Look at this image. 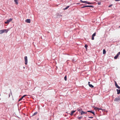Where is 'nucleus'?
<instances>
[{
    "mask_svg": "<svg viewBox=\"0 0 120 120\" xmlns=\"http://www.w3.org/2000/svg\"><path fill=\"white\" fill-rule=\"evenodd\" d=\"M9 30V29H7L1 30H0V34H2L4 32L7 33Z\"/></svg>",
    "mask_w": 120,
    "mask_h": 120,
    "instance_id": "1",
    "label": "nucleus"
},
{
    "mask_svg": "<svg viewBox=\"0 0 120 120\" xmlns=\"http://www.w3.org/2000/svg\"><path fill=\"white\" fill-rule=\"evenodd\" d=\"M80 1L82 3H86L87 4H93V3L92 2H88L87 1H83L82 0H80Z\"/></svg>",
    "mask_w": 120,
    "mask_h": 120,
    "instance_id": "2",
    "label": "nucleus"
},
{
    "mask_svg": "<svg viewBox=\"0 0 120 120\" xmlns=\"http://www.w3.org/2000/svg\"><path fill=\"white\" fill-rule=\"evenodd\" d=\"M12 19L10 18L9 19L7 20L6 22H5V23L6 24H8L9 22L12 21Z\"/></svg>",
    "mask_w": 120,
    "mask_h": 120,
    "instance_id": "3",
    "label": "nucleus"
},
{
    "mask_svg": "<svg viewBox=\"0 0 120 120\" xmlns=\"http://www.w3.org/2000/svg\"><path fill=\"white\" fill-rule=\"evenodd\" d=\"M24 60L25 61V64L27 65V56H25L24 57Z\"/></svg>",
    "mask_w": 120,
    "mask_h": 120,
    "instance_id": "4",
    "label": "nucleus"
},
{
    "mask_svg": "<svg viewBox=\"0 0 120 120\" xmlns=\"http://www.w3.org/2000/svg\"><path fill=\"white\" fill-rule=\"evenodd\" d=\"M120 100V97H118L117 98H116L114 100L115 101H117L118 100Z\"/></svg>",
    "mask_w": 120,
    "mask_h": 120,
    "instance_id": "5",
    "label": "nucleus"
},
{
    "mask_svg": "<svg viewBox=\"0 0 120 120\" xmlns=\"http://www.w3.org/2000/svg\"><path fill=\"white\" fill-rule=\"evenodd\" d=\"M94 107V109L96 110H102V111H104L105 110V109H101V108H97V107Z\"/></svg>",
    "mask_w": 120,
    "mask_h": 120,
    "instance_id": "6",
    "label": "nucleus"
},
{
    "mask_svg": "<svg viewBox=\"0 0 120 120\" xmlns=\"http://www.w3.org/2000/svg\"><path fill=\"white\" fill-rule=\"evenodd\" d=\"M96 33L95 32L92 35V36L91 38V39L93 40L94 39V37L96 35Z\"/></svg>",
    "mask_w": 120,
    "mask_h": 120,
    "instance_id": "7",
    "label": "nucleus"
},
{
    "mask_svg": "<svg viewBox=\"0 0 120 120\" xmlns=\"http://www.w3.org/2000/svg\"><path fill=\"white\" fill-rule=\"evenodd\" d=\"M25 22L28 23H30V19H27L25 20Z\"/></svg>",
    "mask_w": 120,
    "mask_h": 120,
    "instance_id": "8",
    "label": "nucleus"
},
{
    "mask_svg": "<svg viewBox=\"0 0 120 120\" xmlns=\"http://www.w3.org/2000/svg\"><path fill=\"white\" fill-rule=\"evenodd\" d=\"M115 84L116 86L118 89H120V87L118 85L116 82L115 81Z\"/></svg>",
    "mask_w": 120,
    "mask_h": 120,
    "instance_id": "9",
    "label": "nucleus"
},
{
    "mask_svg": "<svg viewBox=\"0 0 120 120\" xmlns=\"http://www.w3.org/2000/svg\"><path fill=\"white\" fill-rule=\"evenodd\" d=\"M87 113L86 112H84L83 111H82V112L81 113V115H82L83 114H86Z\"/></svg>",
    "mask_w": 120,
    "mask_h": 120,
    "instance_id": "10",
    "label": "nucleus"
},
{
    "mask_svg": "<svg viewBox=\"0 0 120 120\" xmlns=\"http://www.w3.org/2000/svg\"><path fill=\"white\" fill-rule=\"evenodd\" d=\"M90 82H88V84H89V86L91 88H93L94 87V86L93 85H92L90 84Z\"/></svg>",
    "mask_w": 120,
    "mask_h": 120,
    "instance_id": "11",
    "label": "nucleus"
},
{
    "mask_svg": "<svg viewBox=\"0 0 120 120\" xmlns=\"http://www.w3.org/2000/svg\"><path fill=\"white\" fill-rule=\"evenodd\" d=\"M78 111H79L81 113L82 111V109L81 108H78L77 109Z\"/></svg>",
    "mask_w": 120,
    "mask_h": 120,
    "instance_id": "12",
    "label": "nucleus"
},
{
    "mask_svg": "<svg viewBox=\"0 0 120 120\" xmlns=\"http://www.w3.org/2000/svg\"><path fill=\"white\" fill-rule=\"evenodd\" d=\"M116 91H117V94H120V89L119 90L117 89Z\"/></svg>",
    "mask_w": 120,
    "mask_h": 120,
    "instance_id": "13",
    "label": "nucleus"
},
{
    "mask_svg": "<svg viewBox=\"0 0 120 120\" xmlns=\"http://www.w3.org/2000/svg\"><path fill=\"white\" fill-rule=\"evenodd\" d=\"M75 111H76L75 110L71 111V113L70 114V115L71 116L72 115H73V114L75 112Z\"/></svg>",
    "mask_w": 120,
    "mask_h": 120,
    "instance_id": "14",
    "label": "nucleus"
},
{
    "mask_svg": "<svg viewBox=\"0 0 120 120\" xmlns=\"http://www.w3.org/2000/svg\"><path fill=\"white\" fill-rule=\"evenodd\" d=\"M14 1L15 3L17 5L18 4V0H14Z\"/></svg>",
    "mask_w": 120,
    "mask_h": 120,
    "instance_id": "15",
    "label": "nucleus"
},
{
    "mask_svg": "<svg viewBox=\"0 0 120 120\" xmlns=\"http://www.w3.org/2000/svg\"><path fill=\"white\" fill-rule=\"evenodd\" d=\"M119 55H118V54H116V56L114 57V59H116L117 58V57Z\"/></svg>",
    "mask_w": 120,
    "mask_h": 120,
    "instance_id": "16",
    "label": "nucleus"
},
{
    "mask_svg": "<svg viewBox=\"0 0 120 120\" xmlns=\"http://www.w3.org/2000/svg\"><path fill=\"white\" fill-rule=\"evenodd\" d=\"M86 7H88V5L84 6L81 7V8H84Z\"/></svg>",
    "mask_w": 120,
    "mask_h": 120,
    "instance_id": "17",
    "label": "nucleus"
},
{
    "mask_svg": "<svg viewBox=\"0 0 120 120\" xmlns=\"http://www.w3.org/2000/svg\"><path fill=\"white\" fill-rule=\"evenodd\" d=\"M103 53L104 54H105L106 53V51L105 49H104L103 50Z\"/></svg>",
    "mask_w": 120,
    "mask_h": 120,
    "instance_id": "18",
    "label": "nucleus"
},
{
    "mask_svg": "<svg viewBox=\"0 0 120 120\" xmlns=\"http://www.w3.org/2000/svg\"><path fill=\"white\" fill-rule=\"evenodd\" d=\"M64 80L65 81H66L67 80V76H65L64 77Z\"/></svg>",
    "mask_w": 120,
    "mask_h": 120,
    "instance_id": "19",
    "label": "nucleus"
},
{
    "mask_svg": "<svg viewBox=\"0 0 120 120\" xmlns=\"http://www.w3.org/2000/svg\"><path fill=\"white\" fill-rule=\"evenodd\" d=\"M82 118V116H80L78 117V118L79 120L81 119Z\"/></svg>",
    "mask_w": 120,
    "mask_h": 120,
    "instance_id": "20",
    "label": "nucleus"
},
{
    "mask_svg": "<svg viewBox=\"0 0 120 120\" xmlns=\"http://www.w3.org/2000/svg\"><path fill=\"white\" fill-rule=\"evenodd\" d=\"M69 7V6H68L64 8V10H66Z\"/></svg>",
    "mask_w": 120,
    "mask_h": 120,
    "instance_id": "21",
    "label": "nucleus"
},
{
    "mask_svg": "<svg viewBox=\"0 0 120 120\" xmlns=\"http://www.w3.org/2000/svg\"><path fill=\"white\" fill-rule=\"evenodd\" d=\"M37 113V112H36L34 113L33 115V116H34L36 115Z\"/></svg>",
    "mask_w": 120,
    "mask_h": 120,
    "instance_id": "22",
    "label": "nucleus"
},
{
    "mask_svg": "<svg viewBox=\"0 0 120 120\" xmlns=\"http://www.w3.org/2000/svg\"><path fill=\"white\" fill-rule=\"evenodd\" d=\"M88 7H93V6L92 5H88Z\"/></svg>",
    "mask_w": 120,
    "mask_h": 120,
    "instance_id": "23",
    "label": "nucleus"
},
{
    "mask_svg": "<svg viewBox=\"0 0 120 120\" xmlns=\"http://www.w3.org/2000/svg\"><path fill=\"white\" fill-rule=\"evenodd\" d=\"M88 47V46L87 45H86V44L85 46V47L87 49V47Z\"/></svg>",
    "mask_w": 120,
    "mask_h": 120,
    "instance_id": "24",
    "label": "nucleus"
},
{
    "mask_svg": "<svg viewBox=\"0 0 120 120\" xmlns=\"http://www.w3.org/2000/svg\"><path fill=\"white\" fill-rule=\"evenodd\" d=\"M93 112L92 111H87V112H91V113H92V112Z\"/></svg>",
    "mask_w": 120,
    "mask_h": 120,
    "instance_id": "25",
    "label": "nucleus"
},
{
    "mask_svg": "<svg viewBox=\"0 0 120 120\" xmlns=\"http://www.w3.org/2000/svg\"><path fill=\"white\" fill-rule=\"evenodd\" d=\"M92 113L94 115H95L94 112L93 111V112H92Z\"/></svg>",
    "mask_w": 120,
    "mask_h": 120,
    "instance_id": "26",
    "label": "nucleus"
},
{
    "mask_svg": "<svg viewBox=\"0 0 120 120\" xmlns=\"http://www.w3.org/2000/svg\"><path fill=\"white\" fill-rule=\"evenodd\" d=\"M27 95H24L22 97H23V98L24 97H25V96H27Z\"/></svg>",
    "mask_w": 120,
    "mask_h": 120,
    "instance_id": "27",
    "label": "nucleus"
},
{
    "mask_svg": "<svg viewBox=\"0 0 120 120\" xmlns=\"http://www.w3.org/2000/svg\"><path fill=\"white\" fill-rule=\"evenodd\" d=\"M89 118H93V117L92 116L91 117H88Z\"/></svg>",
    "mask_w": 120,
    "mask_h": 120,
    "instance_id": "28",
    "label": "nucleus"
},
{
    "mask_svg": "<svg viewBox=\"0 0 120 120\" xmlns=\"http://www.w3.org/2000/svg\"><path fill=\"white\" fill-rule=\"evenodd\" d=\"M98 5H100V4H101V3L100 2H98Z\"/></svg>",
    "mask_w": 120,
    "mask_h": 120,
    "instance_id": "29",
    "label": "nucleus"
},
{
    "mask_svg": "<svg viewBox=\"0 0 120 120\" xmlns=\"http://www.w3.org/2000/svg\"><path fill=\"white\" fill-rule=\"evenodd\" d=\"M112 5L111 4V5H109V7H111L112 6Z\"/></svg>",
    "mask_w": 120,
    "mask_h": 120,
    "instance_id": "30",
    "label": "nucleus"
},
{
    "mask_svg": "<svg viewBox=\"0 0 120 120\" xmlns=\"http://www.w3.org/2000/svg\"><path fill=\"white\" fill-rule=\"evenodd\" d=\"M117 54H118V55L119 56V55L120 54V52H118L117 53Z\"/></svg>",
    "mask_w": 120,
    "mask_h": 120,
    "instance_id": "31",
    "label": "nucleus"
},
{
    "mask_svg": "<svg viewBox=\"0 0 120 120\" xmlns=\"http://www.w3.org/2000/svg\"><path fill=\"white\" fill-rule=\"evenodd\" d=\"M23 98V97H22L21 98H20V99L21 100H22Z\"/></svg>",
    "mask_w": 120,
    "mask_h": 120,
    "instance_id": "32",
    "label": "nucleus"
},
{
    "mask_svg": "<svg viewBox=\"0 0 120 120\" xmlns=\"http://www.w3.org/2000/svg\"><path fill=\"white\" fill-rule=\"evenodd\" d=\"M21 99H20L19 100V101H21Z\"/></svg>",
    "mask_w": 120,
    "mask_h": 120,
    "instance_id": "33",
    "label": "nucleus"
},
{
    "mask_svg": "<svg viewBox=\"0 0 120 120\" xmlns=\"http://www.w3.org/2000/svg\"><path fill=\"white\" fill-rule=\"evenodd\" d=\"M77 4H79V3H77Z\"/></svg>",
    "mask_w": 120,
    "mask_h": 120,
    "instance_id": "34",
    "label": "nucleus"
},
{
    "mask_svg": "<svg viewBox=\"0 0 120 120\" xmlns=\"http://www.w3.org/2000/svg\"><path fill=\"white\" fill-rule=\"evenodd\" d=\"M119 28H120V26H119Z\"/></svg>",
    "mask_w": 120,
    "mask_h": 120,
    "instance_id": "35",
    "label": "nucleus"
},
{
    "mask_svg": "<svg viewBox=\"0 0 120 120\" xmlns=\"http://www.w3.org/2000/svg\"><path fill=\"white\" fill-rule=\"evenodd\" d=\"M24 68H25V67H24Z\"/></svg>",
    "mask_w": 120,
    "mask_h": 120,
    "instance_id": "36",
    "label": "nucleus"
}]
</instances>
